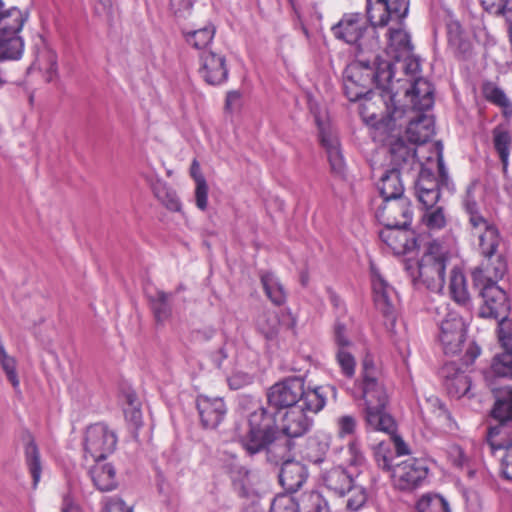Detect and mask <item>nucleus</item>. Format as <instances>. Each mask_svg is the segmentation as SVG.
I'll list each match as a JSON object with an SVG mask.
<instances>
[{"mask_svg":"<svg viewBox=\"0 0 512 512\" xmlns=\"http://www.w3.org/2000/svg\"><path fill=\"white\" fill-rule=\"evenodd\" d=\"M200 420L205 428L214 429L224 419L227 408L223 398L199 395L196 400Z\"/></svg>","mask_w":512,"mask_h":512,"instance_id":"obj_24","label":"nucleus"},{"mask_svg":"<svg viewBox=\"0 0 512 512\" xmlns=\"http://www.w3.org/2000/svg\"><path fill=\"white\" fill-rule=\"evenodd\" d=\"M381 427L375 429H365L367 432H382L387 434L390 437V440L394 446L396 456H404L410 454V449L408 444L404 441L402 436L398 434V425L396 420L394 419V427L389 429H380Z\"/></svg>","mask_w":512,"mask_h":512,"instance_id":"obj_42","label":"nucleus"},{"mask_svg":"<svg viewBox=\"0 0 512 512\" xmlns=\"http://www.w3.org/2000/svg\"><path fill=\"white\" fill-rule=\"evenodd\" d=\"M268 411L258 406L248 417V430L240 435L241 443L249 454H256L278 439L288 435V382L283 379L268 391Z\"/></svg>","mask_w":512,"mask_h":512,"instance_id":"obj_2","label":"nucleus"},{"mask_svg":"<svg viewBox=\"0 0 512 512\" xmlns=\"http://www.w3.org/2000/svg\"><path fill=\"white\" fill-rule=\"evenodd\" d=\"M449 293L451 299L461 307L468 308L471 302L467 287V280L458 267H453L450 272Z\"/></svg>","mask_w":512,"mask_h":512,"instance_id":"obj_28","label":"nucleus"},{"mask_svg":"<svg viewBox=\"0 0 512 512\" xmlns=\"http://www.w3.org/2000/svg\"><path fill=\"white\" fill-rule=\"evenodd\" d=\"M416 508L418 512H451L448 501L440 494L423 495Z\"/></svg>","mask_w":512,"mask_h":512,"instance_id":"obj_37","label":"nucleus"},{"mask_svg":"<svg viewBox=\"0 0 512 512\" xmlns=\"http://www.w3.org/2000/svg\"><path fill=\"white\" fill-rule=\"evenodd\" d=\"M169 298L170 294L163 291H156L153 296H150L152 310L159 323L167 320L171 314Z\"/></svg>","mask_w":512,"mask_h":512,"instance_id":"obj_39","label":"nucleus"},{"mask_svg":"<svg viewBox=\"0 0 512 512\" xmlns=\"http://www.w3.org/2000/svg\"><path fill=\"white\" fill-rule=\"evenodd\" d=\"M482 7L490 14L502 15L512 21V0H480Z\"/></svg>","mask_w":512,"mask_h":512,"instance_id":"obj_44","label":"nucleus"},{"mask_svg":"<svg viewBox=\"0 0 512 512\" xmlns=\"http://www.w3.org/2000/svg\"><path fill=\"white\" fill-rule=\"evenodd\" d=\"M329 458L337 465L323 475V482L327 489L343 497L346 491L355 484L354 475L357 468L362 466L365 457L358 441H351L347 446L334 445Z\"/></svg>","mask_w":512,"mask_h":512,"instance_id":"obj_11","label":"nucleus"},{"mask_svg":"<svg viewBox=\"0 0 512 512\" xmlns=\"http://www.w3.org/2000/svg\"><path fill=\"white\" fill-rule=\"evenodd\" d=\"M25 462L32 477L33 488H36L42 472V464L39 449L31 436L25 440Z\"/></svg>","mask_w":512,"mask_h":512,"instance_id":"obj_32","label":"nucleus"},{"mask_svg":"<svg viewBox=\"0 0 512 512\" xmlns=\"http://www.w3.org/2000/svg\"><path fill=\"white\" fill-rule=\"evenodd\" d=\"M375 218L383 226L410 227L413 210L407 197L382 200L375 210Z\"/></svg>","mask_w":512,"mask_h":512,"instance_id":"obj_18","label":"nucleus"},{"mask_svg":"<svg viewBox=\"0 0 512 512\" xmlns=\"http://www.w3.org/2000/svg\"><path fill=\"white\" fill-rule=\"evenodd\" d=\"M113 7V0H98L96 5V11L98 13L111 14Z\"/></svg>","mask_w":512,"mask_h":512,"instance_id":"obj_64","label":"nucleus"},{"mask_svg":"<svg viewBox=\"0 0 512 512\" xmlns=\"http://www.w3.org/2000/svg\"><path fill=\"white\" fill-rule=\"evenodd\" d=\"M306 374L290 375V451L294 447L292 440L306 434L313 426V418L309 413L321 411L326 404L329 390L336 397L334 386H306Z\"/></svg>","mask_w":512,"mask_h":512,"instance_id":"obj_5","label":"nucleus"},{"mask_svg":"<svg viewBox=\"0 0 512 512\" xmlns=\"http://www.w3.org/2000/svg\"><path fill=\"white\" fill-rule=\"evenodd\" d=\"M370 280L373 291V300L376 309L386 318H393L395 314L396 291L383 277L377 266L371 262L369 267Z\"/></svg>","mask_w":512,"mask_h":512,"instance_id":"obj_20","label":"nucleus"},{"mask_svg":"<svg viewBox=\"0 0 512 512\" xmlns=\"http://www.w3.org/2000/svg\"><path fill=\"white\" fill-rule=\"evenodd\" d=\"M27 14L17 7L0 11V36H20Z\"/></svg>","mask_w":512,"mask_h":512,"instance_id":"obj_27","label":"nucleus"},{"mask_svg":"<svg viewBox=\"0 0 512 512\" xmlns=\"http://www.w3.org/2000/svg\"><path fill=\"white\" fill-rule=\"evenodd\" d=\"M24 52L21 36H0V61L18 60Z\"/></svg>","mask_w":512,"mask_h":512,"instance_id":"obj_35","label":"nucleus"},{"mask_svg":"<svg viewBox=\"0 0 512 512\" xmlns=\"http://www.w3.org/2000/svg\"><path fill=\"white\" fill-rule=\"evenodd\" d=\"M390 165L389 168H396L398 171L407 175L413 171L417 172V180L421 171L429 169L425 164L417 158L416 148L414 144L407 143L403 138L399 137L390 143L389 147Z\"/></svg>","mask_w":512,"mask_h":512,"instance_id":"obj_19","label":"nucleus"},{"mask_svg":"<svg viewBox=\"0 0 512 512\" xmlns=\"http://www.w3.org/2000/svg\"><path fill=\"white\" fill-rule=\"evenodd\" d=\"M262 283L270 300L276 304L281 305L286 301V293L279 280L272 274L264 275Z\"/></svg>","mask_w":512,"mask_h":512,"instance_id":"obj_40","label":"nucleus"},{"mask_svg":"<svg viewBox=\"0 0 512 512\" xmlns=\"http://www.w3.org/2000/svg\"><path fill=\"white\" fill-rule=\"evenodd\" d=\"M428 472L429 468L425 459L409 458L396 463L392 478L398 489L408 491L422 486Z\"/></svg>","mask_w":512,"mask_h":512,"instance_id":"obj_17","label":"nucleus"},{"mask_svg":"<svg viewBox=\"0 0 512 512\" xmlns=\"http://www.w3.org/2000/svg\"><path fill=\"white\" fill-rule=\"evenodd\" d=\"M491 369L496 376L512 379V353L495 355Z\"/></svg>","mask_w":512,"mask_h":512,"instance_id":"obj_45","label":"nucleus"},{"mask_svg":"<svg viewBox=\"0 0 512 512\" xmlns=\"http://www.w3.org/2000/svg\"><path fill=\"white\" fill-rule=\"evenodd\" d=\"M295 476V483H290V512H330L327 500L319 492L309 491L297 495L308 478V470L290 457V479Z\"/></svg>","mask_w":512,"mask_h":512,"instance_id":"obj_13","label":"nucleus"},{"mask_svg":"<svg viewBox=\"0 0 512 512\" xmlns=\"http://www.w3.org/2000/svg\"><path fill=\"white\" fill-rule=\"evenodd\" d=\"M270 512H288V496L285 493L278 494L274 498Z\"/></svg>","mask_w":512,"mask_h":512,"instance_id":"obj_61","label":"nucleus"},{"mask_svg":"<svg viewBox=\"0 0 512 512\" xmlns=\"http://www.w3.org/2000/svg\"><path fill=\"white\" fill-rule=\"evenodd\" d=\"M365 376L369 378L378 377V371L372 358L365 357L362 362V368L358 379H365Z\"/></svg>","mask_w":512,"mask_h":512,"instance_id":"obj_57","label":"nucleus"},{"mask_svg":"<svg viewBox=\"0 0 512 512\" xmlns=\"http://www.w3.org/2000/svg\"><path fill=\"white\" fill-rule=\"evenodd\" d=\"M410 0H369V13L374 18L375 15L383 12H394V15H408Z\"/></svg>","mask_w":512,"mask_h":512,"instance_id":"obj_34","label":"nucleus"},{"mask_svg":"<svg viewBox=\"0 0 512 512\" xmlns=\"http://www.w3.org/2000/svg\"><path fill=\"white\" fill-rule=\"evenodd\" d=\"M199 73L210 85L223 84L228 78L225 57L215 52H203L200 56Z\"/></svg>","mask_w":512,"mask_h":512,"instance_id":"obj_23","label":"nucleus"},{"mask_svg":"<svg viewBox=\"0 0 512 512\" xmlns=\"http://www.w3.org/2000/svg\"><path fill=\"white\" fill-rule=\"evenodd\" d=\"M406 173L398 171L396 168H387L380 177L378 190L382 200L402 198L404 196V185L402 176Z\"/></svg>","mask_w":512,"mask_h":512,"instance_id":"obj_25","label":"nucleus"},{"mask_svg":"<svg viewBox=\"0 0 512 512\" xmlns=\"http://www.w3.org/2000/svg\"><path fill=\"white\" fill-rule=\"evenodd\" d=\"M156 196L161 199L170 210L177 211L180 209V202L174 192L166 191L167 200H165L160 193H156Z\"/></svg>","mask_w":512,"mask_h":512,"instance_id":"obj_63","label":"nucleus"},{"mask_svg":"<svg viewBox=\"0 0 512 512\" xmlns=\"http://www.w3.org/2000/svg\"><path fill=\"white\" fill-rule=\"evenodd\" d=\"M16 359L10 356L5 348L0 345V366L4 371L7 380L12 384L15 391L20 390V381L16 370Z\"/></svg>","mask_w":512,"mask_h":512,"instance_id":"obj_41","label":"nucleus"},{"mask_svg":"<svg viewBox=\"0 0 512 512\" xmlns=\"http://www.w3.org/2000/svg\"><path fill=\"white\" fill-rule=\"evenodd\" d=\"M498 338L501 347L503 348L502 353H512V334L500 327L498 331Z\"/></svg>","mask_w":512,"mask_h":512,"instance_id":"obj_62","label":"nucleus"},{"mask_svg":"<svg viewBox=\"0 0 512 512\" xmlns=\"http://www.w3.org/2000/svg\"><path fill=\"white\" fill-rule=\"evenodd\" d=\"M450 252L436 240L425 246L419 260L406 259L404 270L416 289L425 287L429 291L441 293L445 286L447 264Z\"/></svg>","mask_w":512,"mask_h":512,"instance_id":"obj_9","label":"nucleus"},{"mask_svg":"<svg viewBox=\"0 0 512 512\" xmlns=\"http://www.w3.org/2000/svg\"><path fill=\"white\" fill-rule=\"evenodd\" d=\"M410 227L383 226L379 231L380 240L396 255H405L419 247L418 238Z\"/></svg>","mask_w":512,"mask_h":512,"instance_id":"obj_21","label":"nucleus"},{"mask_svg":"<svg viewBox=\"0 0 512 512\" xmlns=\"http://www.w3.org/2000/svg\"><path fill=\"white\" fill-rule=\"evenodd\" d=\"M393 64L375 55L373 60L358 58L344 72L343 90L347 99L356 102L370 99L372 88L382 91V97H388L386 102L387 117L393 121L401 118L403 109L397 107L393 84Z\"/></svg>","mask_w":512,"mask_h":512,"instance_id":"obj_1","label":"nucleus"},{"mask_svg":"<svg viewBox=\"0 0 512 512\" xmlns=\"http://www.w3.org/2000/svg\"><path fill=\"white\" fill-rule=\"evenodd\" d=\"M472 234L477 235L479 239V249L484 259L479 266H495L498 257L503 260L504 257L497 254L500 244V232L498 228L485 218L475 217L472 220Z\"/></svg>","mask_w":512,"mask_h":512,"instance_id":"obj_16","label":"nucleus"},{"mask_svg":"<svg viewBox=\"0 0 512 512\" xmlns=\"http://www.w3.org/2000/svg\"><path fill=\"white\" fill-rule=\"evenodd\" d=\"M327 292H328V296H329V301L332 304V306L334 307V309L336 310L338 316L344 315L346 313L347 309H346V305L343 302V300L341 299V297L330 288L327 290Z\"/></svg>","mask_w":512,"mask_h":512,"instance_id":"obj_59","label":"nucleus"},{"mask_svg":"<svg viewBox=\"0 0 512 512\" xmlns=\"http://www.w3.org/2000/svg\"><path fill=\"white\" fill-rule=\"evenodd\" d=\"M394 12H383L371 17L369 0H366V18L361 13H346L332 27L334 36L345 43L355 46L359 53L374 52L381 47L379 30L385 29L389 21H400L408 15H394Z\"/></svg>","mask_w":512,"mask_h":512,"instance_id":"obj_4","label":"nucleus"},{"mask_svg":"<svg viewBox=\"0 0 512 512\" xmlns=\"http://www.w3.org/2000/svg\"><path fill=\"white\" fill-rule=\"evenodd\" d=\"M317 137L320 147L324 150L331 172L343 178L346 173V161L337 130L331 123L323 121L320 115H314Z\"/></svg>","mask_w":512,"mask_h":512,"instance_id":"obj_14","label":"nucleus"},{"mask_svg":"<svg viewBox=\"0 0 512 512\" xmlns=\"http://www.w3.org/2000/svg\"><path fill=\"white\" fill-rule=\"evenodd\" d=\"M507 271L506 260L498 257L495 266H478L472 272L475 288L479 290L483 304L479 309L482 318L495 319L502 326L508 319L510 301L505 290L498 285Z\"/></svg>","mask_w":512,"mask_h":512,"instance_id":"obj_8","label":"nucleus"},{"mask_svg":"<svg viewBox=\"0 0 512 512\" xmlns=\"http://www.w3.org/2000/svg\"><path fill=\"white\" fill-rule=\"evenodd\" d=\"M117 444L115 432L104 423L88 426L83 437L84 458L89 460H106Z\"/></svg>","mask_w":512,"mask_h":512,"instance_id":"obj_15","label":"nucleus"},{"mask_svg":"<svg viewBox=\"0 0 512 512\" xmlns=\"http://www.w3.org/2000/svg\"><path fill=\"white\" fill-rule=\"evenodd\" d=\"M61 512H81V508L76 503L75 498L71 492H68L63 496Z\"/></svg>","mask_w":512,"mask_h":512,"instance_id":"obj_60","label":"nucleus"},{"mask_svg":"<svg viewBox=\"0 0 512 512\" xmlns=\"http://www.w3.org/2000/svg\"><path fill=\"white\" fill-rule=\"evenodd\" d=\"M196 206L204 211L208 205V185L205 179H199L195 187Z\"/></svg>","mask_w":512,"mask_h":512,"instance_id":"obj_53","label":"nucleus"},{"mask_svg":"<svg viewBox=\"0 0 512 512\" xmlns=\"http://www.w3.org/2000/svg\"><path fill=\"white\" fill-rule=\"evenodd\" d=\"M393 64V72L395 73L396 64H401L402 70L406 75H415L420 71L421 65L419 59L413 54H409L407 57H401L399 62H395L393 60H387Z\"/></svg>","mask_w":512,"mask_h":512,"instance_id":"obj_49","label":"nucleus"},{"mask_svg":"<svg viewBox=\"0 0 512 512\" xmlns=\"http://www.w3.org/2000/svg\"><path fill=\"white\" fill-rule=\"evenodd\" d=\"M463 372L464 370L459 366L457 362L448 361L442 365L438 374L439 377L443 380V384L446 386L448 382H451L454 377Z\"/></svg>","mask_w":512,"mask_h":512,"instance_id":"obj_51","label":"nucleus"},{"mask_svg":"<svg viewBox=\"0 0 512 512\" xmlns=\"http://www.w3.org/2000/svg\"><path fill=\"white\" fill-rule=\"evenodd\" d=\"M102 512H132L131 507H128L119 498H110L104 502Z\"/></svg>","mask_w":512,"mask_h":512,"instance_id":"obj_54","label":"nucleus"},{"mask_svg":"<svg viewBox=\"0 0 512 512\" xmlns=\"http://www.w3.org/2000/svg\"><path fill=\"white\" fill-rule=\"evenodd\" d=\"M467 325L456 312H448L439 324L438 339L446 355L464 352L461 361L466 367L472 365L481 353L475 341L467 342Z\"/></svg>","mask_w":512,"mask_h":512,"instance_id":"obj_12","label":"nucleus"},{"mask_svg":"<svg viewBox=\"0 0 512 512\" xmlns=\"http://www.w3.org/2000/svg\"><path fill=\"white\" fill-rule=\"evenodd\" d=\"M129 407H127L124 411L125 417L127 420L133 422L135 425L140 424L142 419V413L140 409L134 405L133 399L131 396L128 397Z\"/></svg>","mask_w":512,"mask_h":512,"instance_id":"obj_56","label":"nucleus"},{"mask_svg":"<svg viewBox=\"0 0 512 512\" xmlns=\"http://www.w3.org/2000/svg\"><path fill=\"white\" fill-rule=\"evenodd\" d=\"M405 96L410 98L412 108L408 109L405 106L397 105L398 108L404 110L401 118L396 121L388 119L396 126L397 121L407 116L406 135L408 142L414 145L424 144L430 141L435 134L434 118L427 114L434 105V88L429 81L418 77L409 83V87L405 89Z\"/></svg>","mask_w":512,"mask_h":512,"instance_id":"obj_6","label":"nucleus"},{"mask_svg":"<svg viewBox=\"0 0 512 512\" xmlns=\"http://www.w3.org/2000/svg\"><path fill=\"white\" fill-rule=\"evenodd\" d=\"M492 135L494 149L499 156L503 170L506 171L509 164L512 136L510 132L504 129L501 125L494 127Z\"/></svg>","mask_w":512,"mask_h":512,"instance_id":"obj_33","label":"nucleus"},{"mask_svg":"<svg viewBox=\"0 0 512 512\" xmlns=\"http://www.w3.org/2000/svg\"><path fill=\"white\" fill-rule=\"evenodd\" d=\"M228 385L233 390H238L252 383L253 376L249 373L236 371L227 379Z\"/></svg>","mask_w":512,"mask_h":512,"instance_id":"obj_52","label":"nucleus"},{"mask_svg":"<svg viewBox=\"0 0 512 512\" xmlns=\"http://www.w3.org/2000/svg\"><path fill=\"white\" fill-rule=\"evenodd\" d=\"M338 433L340 437L351 436L357 427V419L353 415H342L337 419Z\"/></svg>","mask_w":512,"mask_h":512,"instance_id":"obj_50","label":"nucleus"},{"mask_svg":"<svg viewBox=\"0 0 512 512\" xmlns=\"http://www.w3.org/2000/svg\"><path fill=\"white\" fill-rule=\"evenodd\" d=\"M333 343L335 350L353 348L354 343L347 335L346 324L337 319L333 326Z\"/></svg>","mask_w":512,"mask_h":512,"instance_id":"obj_47","label":"nucleus"},{"mask_svg":"<svg viewBox=\"0 0 512 512\" xmlns=\"http://www.w3.org/2000/svg\"><path fill=\"white\" fill-rule=\"evenodd\" d=\"M330 450V437L328 435H318L308 439L307 447L302 452L303 458L313 464H321L326 459Z\"/></svg>","mask_w":512,"mask_h":512,"instance_id":"obj_31","label":"nucleus"},{"mask_svg":"<svg viewBox=\"0 0 512 512\" xmlns=\"http://www.w3.org/2000/svg\"><path fill=\"white\" fill-rule=\"evenodd\" d=\"M94 464L89 468L90 477L97 489L110 491L117 485L116 471L112 464L105 460H93Z\"/></svg>","mask_w":512,"mask_h":512,"instance_id":"obj_26","label":"nucleus"},{"mask_svg":"<svg viewBox=\"0 0 512 512\" xmlns=\"http://www.w3.org/2000/svg\"><path fill=\"white\" fill-rule=\"evenodd\" d=\"M404 19L400 21H390L396 27L386 29V54L395 62H399L401 57H407L413 51L410 34L403 29Z\"/></svg>","mask_w":512,"mask_h":512,"instance_id":"obj_22","label":"nucleus"},{"mask_svg":"<svg viewBox=\"0 0 512 512\" xmlns=\"http://www.w3.org/2000/svg\"><path fill=\"white\" fill-rule=\"evenodd\" d=\"M436 163L438 168L437 177L433 169H424L421 171L420 177L414 181L415 196L425 208L422 220L430 230H439L446 224L443 207H435L441 197V191L446 190L452 193L455 189L449 177L442 151L438 152Z\"/></svg>","mask_w":512,"mask_h":512,"instance_id":"obj_7","label":"nucleus"},{"mask_svg":"<svg viewBox=\"0 0 512 512\" xmlns=\"http://www.w3.org/2000/svg\"><path fill=\"white\" fill-rule=\"evenodd\" d=\"M346 494L348 495L346 508L351 512L359 511L367 502V491L363 486L354 484Z\"/></svg>","mask_w":512,"mask_h":512,"instance_id":"obj_46","label":"nucleus"},{"mask_svg":"<svg viewBox=\"0 0 512 512\" xmlns=\"http://www.w3.org/2000/svg\"><path fill=\"white\" fill-rule=\"evenodd\" d=\"M489 417L485 445L492 456L500 459L502 477L512 481V387L494 393Z\"/></svg>","mask_w":512,"mask_h":512,"instance_id":"obj_3","label":"nucleus"},{"mask_svg":"<svg viewBox=\"0 0 512 512\" xmlns=\"http://www.w3.org/2000/svg\"><path fill=\"white\" fill-rule=\"evenodd\" d=\"M485 99L501 109L502 115L509 119L512 116V102L502 88L493 82H485L482 86Z\"/></svg>","mask_w":512,"mask_h":512,"instance_id":"obj_30","label":"nucleus"},{"mask_svg":"<svg viewBox=\"0 0 512 512\" xmlns=\"http://www.w3.org/2000/svg\"><path fill=\"white\" fill-rule=\"evenodd\" d=\"M241 106V94L238 91H230L227 93L225 108L229 112L233 113L237 111Z\"/></svg>","mask_w":512,"mask_h":512,"instance_id":"obj_58","label":"nucleus"},{"mask_svg":"<svg viewBox=\"0 0 512 512\" xmlns=\"http://www.w3.org/2000/svg\"><path fill=\"white\" fill-rule=\"evenodd\" d=\"M355 400H363L362 418L365 429H391L394 417L388 412L389 397L378 377L357 379L352 390Z\"/></svg>","mask_w":512,"mask_h":512,"instance_id":"obj_10","label":"nucleus"},{"mask_svg":"<svg viewBox=\"0 0 512 512\" xmlns=\"http://www.w3.org/2000/svg\"><path fill=\"white\" fill-rule=\"evenodd\" d=\"M351 349L352 348L335 350L336 362L340 367L341 373L347 378L354 377L356 370V359Z\"/></svg>","mask_w":512,"mask_h":512,"instance_id":"obj_43","label":"nucleus"},{"mask_svg":"<svg viewBox=\"0 0 512 512\" xmlns=\"http://www.w3.org/2000/svg\"><path fill=\"white\" fill-rule=\"evenodd\" d=\"M373 455L377 466L386 472H390L393 475L394 464L393 452L390 448V443L381 441L373 449Z\"/></svg>","mask_w":512,"mask_h":512,"instance_id":"obj_38","label":"nucleus"},{"mask_svg":"<svg viewBox=\"0 0 512 512\" xmlns=\"http://www.w3.org/2000/svg\"><path fill=\"white\" fill-rule=\"evenodd\" d=\"M215 27L207 25L201 29L193 31H183L186 42L196 49L206 48L213 40L215 35Z\"/></svg>","mask_w":512,"mask_h":512,"instance_id":"obj_36","label":"nucleus"},{"mask_svg":"<svg viewBox=\"0 0 512 512\" xmlns=\"http://www.w3.org/2000/svg\"><path fill=\"white\" fill-rule=\"evenodd\" d=\"M33 70L43 72L46 82H52L57 77V56L56 54L44 48L38 52L35 61L28 68V73Z\"/></svg>","mask_w":512,"mask_h":512,"instance_id":"obj_29","label":"nucleus"},{"mask_svg":"<svg viewBox=\"0 0 512 512\" xmlns=\"http://www.w3.org/2000/svg\"><path fill=\"white\" fill-rule=\"evenodd\" d=\"M450 394H454L457 397L466 395L471 388V380L466 375L465 371L458 376L454 377L451 382L445 386Z\"/></svg>","mask_w":512,"mask_h":512,"instance_id":"obj_48","label":"nucleus"},{"mask_svg":"<svg viewBox=\"0 0 512 512\" xmlns=\"http://www.w3.org/2000/svg\"><path fill=\"white\" fill-rule=\"evenodd\" d=\"M463 206L469 215V223L472 226V220L475 217L484 218L479 212H478V205L477 202L472 198L470 190L467 191V194L463 200Z\"/></svg>","mask_w":512,"mask_h":512,"instance_id":"obj_55","label":"nucleus"}]
</instances>
